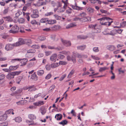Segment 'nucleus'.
<instances>
[{
    "mask_svg": "<svg viewBox=\"0 0 126 126\" xmlns=\"http://www.w3.org/2000/svg\"><path fill=\"white\" fill-rule=\"evenodd\" d=\"M51 68L50 64L47 65L46 66V68L47 70H49L51 69Z\"/></svg>",
    "mask_w": 126,
    "mask_h": 126,
    "instance_id": "79ce46f5",
    "label": "nucleus"
},
{
    "mask_svg": "<svg viewBox=\"0 0 126 126\" xmlns=\"http://www.w3.org/2000/svg\"><path fill=\"white\" fill-rule=\"evenodd\" d=\"M63 45L66 46L68 47L70 46L71 45V42L69 41L61 39Z\"/></svg>",
    "mask_w": 126,
    "mask_h": 126,
    "instance_id": "1a4fd4ad",
    "label": "nucleus"
},
{
    "mask_svg": "<svg viewBox=\"0 0 126 126\" xmlns=\"http://www.w3.org/2000/svg\"><path fill=\"white\" fill-rule=\"evenodd\" d=\"M76 26L75 24L74 23H72L66 26V28L68 29L74 27Z\"/></svg>",
    "mask_w": 126,
    "mask_h": 126,
    "instance_id": "f3484780",
    "label": "nucleus"
},
{
    "mask_svg": "<svg viewBox=\"0 0 126 126\" xmlns=\"http://www.w3.org/2000/svg\"><path fill=\"white\" fill-rule=\"evenodd\" d=\"M87 10L89 13L90 14H92L94 12V10L92 8L90 7L88 8L87 9Z\"/></svg>",
    "mask_w": 126,
    "mask_h": 126,
    "instance_id": "cd10ccee",
    "label": "nucleus"
},
{
    "mask_svg": "<svg viewBox=\"0 0 126 126\" xmlns=\"http://www.w3.org/2000/svg\"><path fill=\"white\" fill-rule=\"evenodd\" d=\"M59 115L58 116V117H57L56 118V119L57 120H61L62 118L63 115L61 114H59Z\"/></svg>",
    "mask_w": 126,
    "mask_h": 126,
    "instance_id": "c03bdc74",
    "label": "nucleus"
},
{
    "mask_svg": "<svg viewBox=\"0 0 126 126\" xmlns=\"http://www.w3.org/2000/svg\"><path fill=\"white\" fill-rule=\"evenodd\" d=\"M47 22L48 24H54L56 23V21L55 20L50 19L49 20L48 19Z\"/></svg>",
    "mask_w": 126,
    "mask_h": 126,
    "instance_id": "5701e85b",
    "label": "nucleus"
},
{
    "mask_svg": "<svg viewBox=\"0 0 126 126\" xmlns=\"http://www.w3.org/2000/svg\"><path fill=\"white\" fill-rule=\"evenodd\" d=\"M35 51L36 50L35 49H32L28 50L27 53H35Z\"/></svg>",
    "mask_w": 126,
    "mask_h": 126,
    "instance_id": "7c9ffc66",
    "label": "nucleus"
},
{
    "mask_svg": "<svg viewBox=\"0 0 126 126\" xmlns=\"http://www.w3.org/2000/svg\"><path fill=\"white\" fill-rule=\"evenodd\" d=\"M112 19L109 17H102L101 18L99 19H98V20H100L101 21L102 20H112Z\"/></svg>",
    "mask_w": 126,
    "mask_h": 126,
    "instance_id": "393cba45",
    "label": "nucleus"
},
{
    "mask_svg": "<svg viewBox=\"0 0 126 126\" xmlns=\"http://www.w3.org/2000/svg\"><path fill=\"white\" fill-rule=\"evenodd\" d=\"M29 13H26V17L28 21H29L30 20V17L29 16Z\"/></svg>",
    "mask_w": 126,
    "mask_h": 126,
    "instance_id": "680f3d73",
    "label": "nucleus"
},
{
    "mask_svg": "<svg viewBox=\"0 0 126 126\" xmlns=\"http://www.w3.org/2000/svg\"><path fill=\"white\" fill-rule=\"evenodd\" d=\"M58 58L61 59H63L64 58L65 56L61 54H58Z\"/></svg>",
    "mask_w": 126,
    "mask_h": 126,
    "instance_id": "a19ab883",
    "label": "nucleus"
},
{
    "mask_svg": "<svg viewBox=\"0 0 126 126\" xmlns=\"http://www.w3.org/2000/svg\"><path fill=\"white\" fill-rule=\"evenodd\" d=\"M67 63L65 61H60L59 63L60 65H64L67 64Z\"/></svg>",
    "mask_w": 126,
    "mask_h": 126,
    "instance_id": "c9c22d12",
    "label": "nucleus"
},
{
    "mask_svg": "<svg viewBox=\"0 0 126 126\" xmlns=\"http://www.w3.org/2000/svg\"><path fill=\"white\" fill-rule=\"evenodd\" d=\"M15 47L16 46L15 43L12 44H8L6 45L5 47V49L8 51L12 49Z\"/></svg>",
    "mask_w": 126,
    "mask_h": 126,
    "instance_id": "0eeeda50",
    "label": "nucleus"
},
{
    "mask_svg": "<svg viewBox=\"0 0 126 126\" xmlns=\"http://www.w3.org/2000/svg\"><path fill=\"white\" fill-rule=\"evenodd\" d=\"M19 30L18 27L17 25H15L12 27L11 30L9 31V32L10 33H15L17 32Z\"/></svg>",
    "mask_w": 126,
    "mask_h": 126,
    "instance_id": "39448f33",
    "label": "nucleus"
},
{
    "mask_svg": "<svg viewBox=\"0 0 126 126\" xmlns=\"http://www.w3.org/2000/svg\"><path fill=\"white\" fill-rule=\"evenodd\" d=\"M5 77V75L4 74H0V80H3Z\"/></svg>",
    "mask_w": 126,
    "mask_h": 126,
    "instance_id": "603ef678",
    "label": "nucleus"
},
{
    "mask_svg": "<svg viewBox=\"0 0 126 126\" xmlns=\"http://www.w3.org/2000/svg\"><path fill=\"white\" fill-rule=\"evenodd\" d=\"M7 116L5 113L3 115L0 116V121H5L7 119Z\"/></svg>",
    "mask_w": 126,
    "mask_h": 126,
    "instance_id": "f8f14e48",
    "label": "nucleus"
},
{
    "mask_svg": "<svg viewBox=\"0 0 126 126\" xmlns=\"http://www.w3.org/2000/svg\"><path fill=\"white\" fill-rule=\"evenodd\" d=\"M31 79L34 80H37V77L35 72H34L31 76Z\"/></svg>",
    "mask_w": 126,
    "mask_h": 126,
    "instance_id": "dca6fc26",
    "label": "nucleus"
},
{
    "mask_svg": "<svg viewBox=\"0 0 126 126\" xmlns=\"http://www.w3.org/2000/svg\"><path fill=\"white\" fill-rule=\"evenodd\" d=\"M53 12H47L45 14V16H48L53 15Z\"/></svg>",
    "mask_w": 126,
    "mask_h": 126,
    "instance_id": "a18cd8bd",
    "label": "nucleus"
},
{
    "mask_svg": "<svg viewBox=\"0 0 126 126\" xmlns=\"http://www.w3.org/2000/svg\"><path fill=\"white\" fill-rule=\"evenodd\" d=\"M86 14L84 12L81 13L79 15H78L79 17H80V21L82 22H85L87 21H91V17L89 16L86 17Z\"/></svg>",
    "mask_w": 126,
    "mask_h": 126,
    "instance_id": "f257e3e1",
    "label": "nucleus"
},
{
    "mask_svg": "<svg viewBox=\"0 0 126 126\" xmlns=\"http://www.w3.org/2000/svg\"><path fill=\"white\" fill-rule=\"evenodd\" d=\"M13 111V110L12 109H10L8 110L7 111H6L5 113L7 115V114H8L11 113Z\"/></svg>",
    "mask_w": 126,
    "mask_h": 126,
    "instance_id": "49530a36",
    "label": "nucleus"
},
{
    "mask_svg": "<svg viewBox=\"0 0 126 126\" xmlns=\"http://www.w3.org/2000/svg\"><path fill=\"white\" fill-rule=\"evenodd\" d=\"M51 75L50 74H48L46 77L45 79H49L51 77Z\"/></svg>",
    "mask_w": 126,
    "mask_h": 126,
    "instance_id": "13d9d810",
    "label": "nucleus"
},
{
    "mask_svg": "<svg viewBox=\"0 0 126 126\" xmlns=\"http://www.w3.org/2000/svg\"><path fill=\"white\" fill-rule=\"evenodd\" d=\"M28 117L31 120H27L26 122L27 123H30L31 124H33L34 122L33 121V120H35L36 117L33 114H31L29 115Z\"/></svg>",
    "mask_w": 126,
    "mask_h": 126,
    "instance_id": "7ed1b4c3",
    "label": "nucleus"
},
{
    "mask_svg": "<svg viewBox=\"0 0 126 126\" xmlns=\"http://www.w3.org/2000/svg\"><path fill=\"white\" fill-rule=\"evenodd\" d=\"M80 17H76L74 18L73 19V20L74 21H78L79 20L80 21Z\"/></svg>",
    "mask_w": 126,
    "mask_h": 126,
    "instance_id": "69168bd1",
    "label": "nucleus"
},
{
    "mask_svg": "<svg viewBox=\"0 0 126 126\" xmlns=\"http://www.w3.org/2000/svg\"><path fill=\"white\" fill-rule=\"evenodd\" d=\"M22 14V13L20 11H18L15 14V17L16 18H17L18 17Z\"/></svg>",
    "mask_w": 126,
    "mask_h": 126,
    "instance_id": "e433bc0d",
    "label": "nucleus"
},
{
    "mask_svg": "<svg viewBox=\"0 0 126 126\" xmlns=\"http://www.w3.org/2000/svg\"><path fill=\"white\" fill-rule=\"evenodd\" d=\"M67 60L68 61H70L71 60H72L73 63H76V60L75 58L72 56L71 57L70 56L68 55L67 57Z\"/></svg>",
    "mask_w": 126,
    "mask_h": 126,
    "instance_id": "4468645a",
    "label": "nucleus"
},
{
    "mask_svg": "<svg viewBox=\"0 0 126 126\" xmlns=\"http://www.w3.org/2000/svg\"><path fill=\"white\" fill-rule=\"evenodd\" d=\"M74 71L73 70H72L69 73L67 77L68 78H70L72 75L74 74Z\"/></svg>",
    "mask_w": 126,
    "mask_h": 126,
    "instance_id": "37998d69",
    "label": "nucleus"
},
{
    "mask_svg": "<svg viewBox=\"0 0 126 126\" xmlns=\"http://www.w3.org/2000/svg\"><path fill=\"white\" fill-rule=\"evenodd\" d=\"M15 120L16 122L19 123L22 121L21 118L19 117H17L15 118Z\"/></svg>",
    "mask_w": 126,
    "mask_h": 126,
    "instance_id": "bb28decb",
    "label": "nucleus"
},
{
    "mask_svg": "<svg viewBox=\"0 0 126 126\" xmlns=\"http://www.w3.org/2000/svg\"><path fill=\"white\" fill-rule=\"evenodd\" d=\"M48 18H42L40 20V22L42 23H44L48 21Z\"/></svg>",
    "mask_w": 126,
    "mask_h": 126,
    "instance_id": "b1692460",
    "label": "nucleus"
},
{
    "mask_svg": "<svg viewBox=\"0 0 126 126\" xmlns=\"http://www.w3.org/2000/svg\"><path fill=\"white\" fill-rule=\"evenodd\" d=\"M25 40L21 38H19L18 42L15 43L16 47L19 46H20L23 44L25 43Z\"/></svg>",
    "mask_w": 126,
    "mask_h": 126,
    "instance_id": "423d86ee",
    "label": "nucleus"
},
{
    "mask_svg": "<svg viewBox=\"0 0 126 126\" xmlns=\"http://www.w3.org/2000/svg\"><path fill=\"white\" fill-rule=\"evenodd\" d=\"M44 73V71L43 70H40L38 71L37 74L39 76H42Z\"/></svg>",
    "mask_w": 126,
    "mask_h": 126,
    "instance_id": "a878e982",
    "label": "nucleus"
},
{
    "mask_svg": "<svg viewBox=\"0 0 126 126\" xmlns=\"http://www.w3.org/2000/svg\"><path fill=\"white\" fill-rule=\"evenodd\" d=\"M107 47L108 49L112 51L114 50L115 49L114 46L112 45H108L107 46Z\"/></svg>",
    "mask_w": 126,
    "mask_h": 126,
    "instance_id": "a211bd4d",
    "label": "nucleus"
},
{
    "mask_svg": "<svg viewBox=\"0 0 126 126\" xmlns=\"http://www.w3.org/2000/svg\"><path fill=\"white\" fill-rule=\"evenodd\" d=\"M92 32L95 33H98L100 32V30L97 29H96L95 28L94 29L92 30Z\"/></svg>",
    "mask_w": 126,
    "mask_h": 126,
    "instance_id": "c756f323",
    "label": "nucleus"
},
{
    "mask_svg": "<svg viewBox=\"0 0 126 126\" xmlns=\"http://www.w3.org/2000/svg\"><path fill=\"white\" fill-rule=\"evenodd\" d=\"M73 55L72 56H73V57L75 58L76 59V57H77V55L78 54V53L77 52H72Z\"/></svg>",
    "mask_w": 126,
    "mask_h": 126,
    "instance_id": "864d4df0",
    "label": "nucleus"
},
{
    "mask_svg": "<svg viewBox=\"0 0 126 126\" xmlns=\"http://www.w3.org/2000/svg\"><path fill=\"white\" fill-rule=\"evenodd\" d=\"M107 69L108 68H107V67H101L99 69V72H101L103 71H104L105 70Z\"/></svg>",
    "mask_w": 126,
    "mask_h": 126,
    "instance_id": "ea45409f",
    "label": "nucleus"
},
{
    "mask_svg": "<svg viewBox=\"0 0 126 126\" xmlns=\"http://www.w3.org/2000/svg\"><path fill=\"white\" fill-rule=\"evenodd\" d=\"M25 102V103H26L27 102V101L26 100H22L16 102V103L17 105L23 104Z\"/></svg>",
    "mask_w": 126,
    "mask_h": 126,
    "instance_id": "c85d7f7f",
    "label": "nucleus"
},
{
    "mask_svg": "<svg viewBox=\"0 0 126 126\" xmlns=\"http://www.w3.org/2000/svg\"><path fill=\"white\" fill-rule=\"evenodd\" d=\"M39 47L37 45H34L32 46V48L35 49H38L39 48Z\"/></svg>",
    "mask_w": 126,
    "mask_h": 126,
    "instance_id": "4d7b16f0",
    "label": "nucleus"
},
{
    "mask_svg": "<svg viewBox=\"0 0 126 126\" xmlns=\"http://www.w3.org/2000/svg\"><path fill=\"white\" fill-rule=\"evenodd\" d=\"M57 57V55L56 54H53L50 57V59L51 61H55Z\"/></svg>",
    "mask_w": 126,
    "mask_h": 126,
    "instance_id": "2eb2a0df",
    "label": "nucleus"
},
{
    "mask_svg": "<svg viewBox=\"0 0 126 126\" xmlns=\"http://www.w3.org/2000/svg\"><path fill=\"white\" fill-rule=\"evenodd\" d=\"M93 50L95 52H97L99 51L98 47H94L93 49Z\"/></svg>",
    "mask_w": 126,
    "mask_h": 126,
    "instance_id": "5fc2aeb1",
    "label": "nucleus"
},
{
    "mask_svg": "<svg viewBox=\"0 0 126 126\" xmlns=\"http://www.w3.org/2000/svg\"><path fill=\"white\" fill-rule=\"evenodd\" d=\"M38 106H40L44 104V103L43 101H39L38 102Z\"/></svg>",
    "mask_w": 126,
    "mask_h": 126,
    "instance_id": "774afa93",
    "label": "nucleus"
},
{
    "mask_svg": "<svg viewBox=\"0 0 126 126\" xmlns=\"http://www.w3.org/2000/svg\"><path fill=\"white\" fill-rule=\"evenodd\" d=\"M55 18L57 20H60L61 18V17L57 15H54Z\"/></svg>",
    "mask_w": 126,
    "mask_h": 126,
    "instance_id": "4c0bfd02",
    "label": "nucleus"
},
{
    "mask_svg": "<svg viewBox=\"0 0 126 126\" xmlns=\"http://www.w3.org/2000/svg\"><path fill=\"white\" fill-rule=\"evenodd\" d=\"M96 24L95 25H89V27L90 28H92L93 29H94L95 28V26L96 25Z\"/></svg>",
    "mask_w": 126,
    "mask_h": 126,
    "instance_id": "8fccbe9b",
    "label": "nucleus"
},
{
    "mask_svg": "<svg viewBox=\"0 0 126 126\" xmlns=\"http://www.w3.org/2000/svg\"><path fill=\"white\" fill-rule=\"evenodd\" d=\"M66 75L64 74V75L62 76L61 78L60 79V81H62V80L64 78L66 77Z\"/></svg>",
    "mask_w": 126,
    "mask_h": 126,
    "instance_id": "bf43d9fd",
    "label": "nucleus"
},
{
    "mask_svg": "<svg viewBox=\"0 0 126 126\" xmlns=\"http://www.w3.org/2000/svg\"><path fill=\"white\" fill-rule=\"evenodd\" d=\"M117 30L114 29L112 30L110 32L107 33L106 34V35H110L114 36L117 34Z\"/></svg>",
    "mask_w": 126,
    "mask_h": 126,
    "instance_id": "9d476101",
    "label": "nucleus"
},
{
    "mask_svg": "<svg viewBox=\"0 0 126 126\" xmlns=\"http://www.w3.org/2000/svg\"><path fill=\"white\" fill-rule=\"evenodd\" d=\"M120 24L122 27H124L126 26V21L123 22L122 23H121Z\"/></svg>",
    "mask_w": 126,
    "mask_h": 126,
    "instance_id": "de8ad7c7",
    "label": "nucleus"
},
{
    "mask_svg": "<svg viewBox=\"0 0 126 126\" xmlns=\"http://www.w3.org/2000/svg\"><path fill=\"white\" fill-rule=\"evenodd\" d=\"M64 11V9L63 8H61L60 9H58V12H63Z\"/></svg>",
    "mask_w": 126,
    "mask_h": 126,
    "instance_id": "052dcab7",
    "label": "nucleus"
},
{
    "mask_svg": "<svg viewBox=\"0 0 126 126\" xmlns=\"http://www.w3.org/2000/svg\"><path fill=\"white\" fill-rule=\"evenodd\" d=\"M38 11L37 10H34L33 11L32 14L31 15V16L33 18H35L38 17Z\"/></svg>",
    "mask_w": 126,
    "mask_h": 126,
    "instance_id": "6e6552de",
    "label": "nucleus"
},
{
    "mask_svg": "<svg viewBox=\"0 0 126 126\" xmlns=\"http://www.w3.org/2000/svg\"><path fill=\"white\" fill-rule=\"evenodd\" d=\"M75 6L73 5H71V7L73 9L77 10H82L83 9V7L77 6L76 3H75Z\"/></svg>",
    "mask_w": 126,
    "mask_h": 126,
    "instance_id": "9b49d317",
    "label": "nucleus"
},
{
    "mask_svg": "<svg viewBox=\"0 0 126 126\" xmlns=\"http://www.w3.org/2000/svg\"><path fill=\"white\" fill-rule=\"evenodd\" d=\"M77 37L78 38H79L82 39H86L87 38V37L86 36L81 35L78 36Z\"/></svg>",
    "mask_w": 126,
    "mask_h": 126,
    "instance_id": "72a5a7b5",
    "label": "nucleus"
},
{
    "mask_svg": "<svg viewBox=\"0 0 126 126\" xmlns=\"http://www.w3.org/2000/svg\"><path fill=\"white\" fill-rule=\"evenodd\" d=\"M40 111L42 115H44L46 113L47 111L45 107L44 106H42L40 108Z\"/></svg>",
    "mask_w": 126,
    "mask_h": 126,
    "instance_id": "ddd939ff",
    "label": "nucleus"
},
{
    "mask_svg": "<svg viewBox=\"0 0 126 126\" xmlns=\"http://www.w3.org/2000/svg\"><path fill=\"white\" fill-rule=\"evenodd\" d=\"M8 10L9 9L8 8L5 9L3 11V14H7L8 13Z\"/></svg>",
    "mask_w": 126,
    "mask_h": 126,
    "instance_id": "e2e57ef3",
    "label": "nucleus"
},
{
    "mask_svg": "<svg viewBox=\"0 0 126 126\" xmlns=\"http://www.w3.org/2000/svg\"><path fill=\"white\" fill-rule=\"evenodd\" d=\"M8 125V123L5 122L0 123V126H7Z\"/></svg>",
    "mask_w": 126,
    "mask_h": 126,
    "instance_id": "2f4dec72",
    "label": "nucleus"
},
{
    "mask_svg": "<svg viewBox=\"0 0 126 126\" xmlns=\"http://www.w3.org/2000/svg\"><path fill=\"white\" fill-rule=\"evenodd\" d=\"M13 61H21V63L23 64V65H25L26 64V63L28 61V60L26 58L20 59H15L12 60L11 62H13Z\"/></svg>",
    "mask_w": 126,
    "mask_h": 126,
    "instance_id": "20e7f679",
    "label": "nucleus"
},
{
    "mask_svg": "<svg viewBox=\"0 0 126 126\" xmlns=\"http://www.w3.org/2000/svg\"><path fill=\"white\" fill-rule=\"evenodd\" d=\"M68 123L67 121L66 120L62 121L61 122L59 123V124L64 126L65 125L67 124Z\"/></svg>",
    "mask_w": 126,
    "mask_h": 126,
    "instance_id": "412c9836",
    "label": "nucleus"
},
{
    "mask_svg": "<svg viewBox=\"0 0 126 126\" xmlns=\"http://www.w3.org/2000/svg\"><path fill=\"white\" fill-rule=\"evenodd\" d=\"M27 89H28V90L29 91H34L36 89V88L33 86H30L27 88Z\"/></svg>",
    "mask_w": 126,
    "mask_h": 126,
    "instance_id": "aec40b11",
    "label": "nucleus"
},
{
    "mask_svg": "<svg viewBox=\"0 0 126 126\" xmlns=\"http://www.w3.org/2000/svg\"><path fill=\"white\" fill-rule=\"evenodd\" d=\"M123 31V30L121 29H119L118 30H117V33H118L119 34H121Z\"/></svg>",
    "mask_w": 126,
    "mask_h": 126,
    "instance_id": "0e129e2a",
    "label": "nucleus"
},
{
    "mask_svg": "<svg viewBox=\"0 0 126 126\" xmlns=\"http://www.w3.org/2000/svg\"><path fill=\"white\" fill-rule=\"evenodd\" d=\"M51 68H55L57 67V65H56V63H52L50 65Z\"/></svg>",
    "mask_w": 126,
    "mask_h": 126,
    "instance_id": "6e6d98bb",
    "label": "nucleus"
},
{
    "mask_svg": "<svg viewBox=\"0 0 126 126\" xmlns=\"http://www.w3.org/2000/svg\"><path fill=\"white\" fill-rule=\"evenodd\" d=\"M121 68H120L118 69V71L119 72V74H121V73H124L125 72V71L124 70H121Z\"/></svg>",
    "mask_w": 126,
    "mask_h": 126,
    "instance_id": "338daca9",
    "label": "nucleus"
},
{
    "mask_svg": "<svg viewBox=\"0 0 126 126\" xmlns=\"http://www.w3.org/2000/svg\"><path fill=\"white\" fill-rule=\"evenodd\" d=\"M38 38L41 41H43L46 39L45 37L43 36H40Z\"/></svg>",
    "mask_w": 126,
    "mask_h": 126,
    "instance_id": "3c124183",
    "label": "nucleus"
},
{
    "mask_svg": "<svg viewBox=\"0 0 126 126\" xmlns=\"http://www.w3.org/2000/svg\"><path fill=\"white\" fill-rule=\"evenodd\" d=\"M92 58L94 60H99L100 59L97 57H96L92 55L91 56Z\"/></svg>",
    "mask_w": 126,
    "mask_h": 126,
    "instance_id": "09e8293b",
    "label": "nucleus"
},
{
    "mask_svg": "<svg viewBox=\"0 0 126 126\" xmlns=\"http://www.w3.org/2000/svg\"><path fill=\"white\" fill-rule=\"evenodd\" d=\"M20 73V71H15L10 73L6 76V78L8 79H13L14 78L15 76L18 75Z\"/></svg>",
    "mask_w": 126,
    "mask_h": 126,
    "instance_id": "f03ea898",
    "label": "nucleus"
},
{
    "mask_svg": "<svg viewBox=\"0 0 126 126\" xmlns=\"http://www.w3.org/2000/svg\"><path fill=\"white\" fill-rule=\"evenodd\" d=\"M86 45H84L82 46H81L77 47L78 49L80 50H84L86 48Z\"/></svg>",
    "mask_w": 126,
    "mask_h": 126,
    "instance_id": "4be33fe9",
    "label": "nucleus"
},
{
    "mask_svg": "<svg viewBox=\"0 0 126 126\" xmlns=\"http://www.w3.org/2000/svg\"><path fill=\"white\" fill-rule=\"evenodd\" d=\"M18 67V65L15 66H11L9 67V69L11 70H16Z\"/></svg>",
    "mask_w": 126,
    "mask_h": 126,
    "instance_id": "6ab92c4d",
    "label": "nucleus"
},
{
    "mask_svg": "<svg viewBox=\"0 0 126 126\" xmlns=\"http://www.w3.org/2000/svg\"><path fill=\"white\" fill-rule=\"evenodd\" d=\"M60 53H61L64 55H68L70 53V52L69 51L67 52L65 51H63L61 52H59Z\"/></svg>",
    "mask_w": 126,
    "mask_h": 126,
    "instance_id": "58836bf2",
    "label": "nucleus"
},
{
    "mask_svg": "<svg viewBox=\"0 0 126 126\" xmlns=\"http://www.w3.org/2000/svg\"><path fill=\"white\" fill-rule=\"evenodd\" d=\"M24 19L23 18H20L18 20V21L19 23H23L24 22Z\"/></svg>",
    "mask_w": 126,
    "mask_h": 126,
    "instance_id": "473e14b6",
    "label": "nucleus"
},
{
    "mask_svg": "<svg viewBox=\"0 0 126 126\" xmlns=\"http://www.w3.org/2000/svg\"><path fill=\"white\" fill-rule=\"evenodd\" d=\"M4 18L7 21L11 22L12 20V19L9 16L4 17Z\"/></svg>",
    "mask_w": 126,
    "mask_h": 126,
    "instance_id": "f704fd0d",
    "label": "nucleus"
}]
</instances>
